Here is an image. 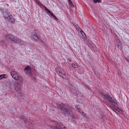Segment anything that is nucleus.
Masks as SVG:
<instances>
[{
  "label": "nucleus",
  "mask_w": 129,
  "mask_h": 129,
  "mask_svg": "<svg viewBox=\"0 0 129 129\" xmlns=\"http://www.w3.org/2000/svg\"><path fill=\"white\" fill-rule=\"evenodd\" d=\"M105 99L103 100L104 103L106 104L110 105V107L113 111L118 114L121 113V110L118 105L116 103V101L114 98L111 97L108 94H107L104 95Z\"/></svg>",
  "instance_id": "nucleus-1"
},
{
  "label": "nucleus",
  "mask_w": 129,
  "mask_h": 129,
  "mask_svg": "<svg viewBox=\"0 0 129 129\" xmlns=\"http://www.w3.org/2000/svg\"><path fill=\"white\" fill-rule=\"evenodd\" d=\"M57 105L65 115L69 116L72 114V108L67 104H64L62 103H58L57 104Z\"/></svg>",
  "instance_id": "nucleus-2"
},
{
  "label": "nucleus",
  "mask_w": 129,
  "mask_h": 129,
  "mask_svg": "<svg viewBox=\"0 0 129 129\" xmlns=\"http://www.w3.org/2000/svg\"><path fill=\"white\" fill-rule=\"evenodd\" d=\"M50 125V127L52 129H55V128L58 129H63V127H62V124L60 122H57L54 121H51Z\"/></svg>",
  "instance_id": "nucleus-3"
},
{
  "label": "nucleus",
  "mask_w": 129,
  "mask_h": 129,
  "mask_svg": "<svg viewBox=\"0 0 129 129\" xmlns=\"http://www.w3.org/2000/svg\"><path fill=\"white\" fill-rule=\"evenodd\" d=\"M2 15L5 19L8 21H11L12 23L15 22L13 16L9 13L3 12Z\"/></svg>",
  "instance_id": "nucleus-4"
},
{
  "label": "nucleus",
  "mask_w": 129,
  "mask_h": 129,
  "mask_svg": "<svg viewBox=\"0 0 129 129\" xmlns=\"http://www.w3.org/2000/svg\"><path fill=\"white\" fill-rule=\"evenodd\" d=\"M6 40L9 41L13 42L14 43H20V40L14 37L11 34L7 35H6Z\"/></svg>",
  "instance_id": "nucleus-5"
},
{
  "label": "nucleus",
  "mask_w": 129,
  "mask_h": 129,
  "mask_svg": "<svg viewBox=\"0 0 129 129\" xmlns=\"http://www.w3.org/2000/svg\"><path fill=\"white\" fill-rule=\"evenodd\" d=\"M55 70L56 73L59 76L63 78H66L65 75L63 73V70L60 68L57 67L55 68Z\"/></svg>",
  "instance_id": "nucleus-6"
},
{
  "label": "nucleus",
  "mask_w": 129,
  "mask_h": 129,
  "mask_svg": "<svg viewBox=\"0 0 129 129\" xmlns=\"http://www.w3.org/2000/svg\"><path fill=\"white\" fill-rule=\"evenodd\" d=\"M11 74L12 77L15 80H18L20 79V77L17 73L15 71H12Z\"/></svg>",
  "instance_id": "nucleus-7"
},
{
  "label": "nucleus",
  "mask_w": 129,
  "mask_h": 129,
  "mask_svg": "<svg viewBox=\"0 0 129 129\" xmlns=\"http://www.w3.org/2000/svg\"><path fill=\"white\" fill-rule=\"evenodd\" d=\"M31 68L30 66H28L25 68L24 70L26 74L30 75L31 73Z\"/></svg>",
  "instance_id": "nucleus-8"
},
{
  "label": "nucleus",
  "mask_w": 129,
  "mask_h": 129,
  "mask_svg": "<svg viewBox=\"0 0 129 129\" xmlns=\"http://www.w3.org/2000/svg\"><path fill=\"white\" fill-rule=\"evenodd\" d=\"M39 35L37 34L36 33H34L32 34L31 38L34 41H37L39 39Z\"/></svg>",
  "instance_id": "nucleus-9"
},
{
  "label": "nucleus",
  "mask_w": 129,
  "mask_h": 129,
  "mask_svg": "<svg viewBox=\"0 0 129 129\" xmlns=\"http://www.w3.org/2000/svg\"><path fill=\"white\" fill-rule=\"evenodd\" d=\"M14 84L16 90H19L20 87V83L18 82H15L14 83Z\"/></svg>",
  "instance_id": "nucleus-10"
},
{
  "label": "nucleus",
  "mask_w": 129,
  "mask_h": 129,
  "mask_svg": "<svg viewBox=\"0 0 129 129\" xmlns=\"http://www.w3.org/2000/svg\"><path fill=\"white\" fill-rule=\"evenodd\" d=\"M78 120V118L76 116H73L72 117V120L75 123H76V121H77Z\"/></svg>",
  "instance_id": "nucleus-11"
},
{
  "label": "nucleus",
  "mask_w": 129,
  "mask_h": 129,
  "mask_svg": "<svg viewBox=\"0 0 129 129\" xmlns=\"http://www.w3.org/2000/svg\"><path fill=\"white\" fill-rule=\"evenodd\" d=\"M72 66L74 68H78L79 66L78 65L77 63H74L72 64Z\"/></svg>",
  "instance_id": "nucleus-12"
},
{
  "label": "nucleus",
  "mask_w": 129,
  "mask_h": 129,
  "mask_svg": "<svg viewBox=\"0 0 129 129\" xmlns=\"http://www.w3.org/2000/svg\"><path fill=\"white\" fill-rule=\"evenodd\" d=\"M6 75L5 74H3L0 75V80L2 79L3 78H6L5 77Z\"/></svg>",
  "instance_id": "nucleus-13"
},
{
  "label": "nucleus",
  "mask_w": 129,
  "mask_h": 129,
  "mask_svg": "<svg viewBox=\"0 0 129 129\" xmlns=\"http://www.w3.org/2000/svg\"><path fill=\"white\" fill-rule=\"evenodd\" d=\"M36 3L39 6H41L42 4L38 0H35Z\"/></svg>",
  "instance_id": "nucleus-14"
},
{
  "label": "nucleus",
  "mask_w": 129,
  "mask_h": 129,
  "mask_svg": "<svg viewBox=\"0 0 129 129\" xmlns=\"http://www.w3.org/2000/svg\"><path fill=\"white\" fill-rule=\"evenodd\" d=\"M46 10L49 13H50L51 14V16H52L53 17H54L55 16L54 15L53 13H52L50 10L47 9H46Z\"/></svg>",
  "instance_id": "nucleus-15"
},
{
  "label": "nucleus",
  "mask_w": 129,
  "mask_h": 129,
  "mask_svg": "<svg viewBox=\"0 0 129 129\" xmlns=\"http://www.w3.org/2000/svg\"><path fill=\"white\" fill-rule=\"evenodd\" d=\"M69 2L70 5L71 7H73L74 6L73 5V4L72 2L70 0H69Z\"/></svg>",
  "instance_id": "nucleus-16"
},
{
  "label": "nucleus",
  "mask_w": 129,
  "mask_h": 129,
  "mask_svg": "<svg viewBox=\"0 0 129 129\" xmlns=\"http://www.w3.org/2000/svg\"><path fill=\"white\" fill-rule=\"evenodd\" d=\"M78 106L76 105L75 106V108L76 110L78 112H79L80 111V109L79 108V107H78Z\"/></svg>",
  "instance_id": "nucleus-17"
},
{
  "label": "nucleus",
  "mask_w": 129,
  "mask_h": 129,
  "mask_svg": "<svg viewBox=\"0 0 129 129\" xmlns=\"http://www.w3.org/2000/svg\"><path fill=\"white\" fill-rule=\"evenodd\" d=\"M0 42L1 43V44L3 46V45L4 44V41L3 39H2L0 41Z\"/></svg>",
  "instance_id": "nucleus-18"
},
{
  "label": "nucleus",
  "mask_w": 129,
  "mask_h": 129,
  "mask_svg": "<svg viewBox=\"0 0 129 129\" xmlns=\"http://www.w3.org/2000/svg\"><path fill=\"white\" fill-rule=\"evenodd\" d=\"M93 2L95 3H96L97 2L100 3L101 1V0H93Z\"/></svg>",
  "instance_id": "nucleus-19"
},
{
  "label": "nucleus",
  "mask_w": 129,
  "mask_h": 129,
  "mask_svg": "<svg viewBox=\"0 0 129 129\" xmlns=\"http://www.w3.org/2000/svg\"><path fill=\"white\" fill-rule=\"evenodd\" d=\"M126 61L129 62V56H127L125 57Z\"/></svg>",
  "instance_id": "nucleus-20"
},
{
  "label": "nucleus",
  "mask_w": 129,
  "mask_h": 129,
  "mask_svg": "<svg viewBox=\"0 0 129 129\" xmlns=\"http://www.w3.org/2000/svg\"><path fill=\"white\" fill-rule=\"evenodd\" d=\"M67 60L68 62H70L71 61V59L68 58L67 59Z\"/></svg>",
  "instance_id": "nucleus-21"
},
{
  "label": "nucleus",
  "mask_w": 129,
  "mask_h": 129,
  "mask_svg": "<svg viewBox=\"0 0 129 129\" xmlns=\"http://www.w3.org/2000/svg\"><path fill=\"white\" fill-rule=\"evenodd\" d=\"M63 127L64 128H66V127Z\"/></svg>",
  "instance_id": "nucleus-22"
},
{
  "label": "nucleus",
  "mask_w": 129,
  "mask_h": 129,
  "mask_svg": "<svg viewBox=\"0 0 129 129\" xmlns=\"http://www.w3.org/2000/svg\"><path fill=\"white\" fill-rule=\"evenodd\" d=\"M122 129V128H121V129Z\"/></svg>",
  "instance_id": "nucleus-23"
}]
</instances>
